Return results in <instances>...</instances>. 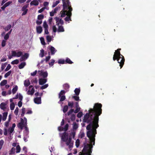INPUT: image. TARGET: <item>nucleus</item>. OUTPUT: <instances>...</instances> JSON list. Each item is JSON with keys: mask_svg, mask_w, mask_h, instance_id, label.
<instances>
[{"mask_svg": "<svg viewBox=\"0 0 155 155\" xmlns=\"http://www.w3.org/2000/svg\"><path fill=\"white\" fill-rule=\"evenodd\" d=\"M48 2H44L43 4L44 7H45L46 9L47 10H48L49 9V8L48 7Z\"/></svg>", "mask_w": 155, "mask_h": 155, "instance_id": "nucleus-29", "label": "nucleus"}, {"mask_svg": "<svg viewBox=\"0 0 155 155\" xmlns=\"http://www.w3.org/2000/svg\"><path fill=\"white\" fill-rule=\"evenodd\" d=\"M24 84L25 87H27L30 84V82L28 80H25L24 81Z\"/></svg>", "mask_w": 155, "mask_h": 155, "instance_id": "nucleus-26", "label": "nucleus"}, {"mask_svg": "<svg viewBox=\"0 0 155 155\" xmlns=\"http://www.w3.org/2000/svg\"><path fill=\"white\" fill-rule=\"evenodd\" d=\"M55 62V60L54 59H51V62L49 63V64L50 66H53Z\"/></svg>", "mask_w": 155, "mask_h": 155, "instance_id": "nucleus-56", "label": "nucleus"}, {"mask_svg": "<svg viewBox=\"0 0 155 155\" xmlns=\"http://www.w3.org/2000/svg\"><path fill=\"white\" fill-rule=\"evenodd\" d=\"M44 51L43 49H41L40 51V53L39 54V56L42 58L44 56Z\"/></svg>", "mask_w": 155, "mask_h": 155, "instance_id": "nucleus-42", "label": "nucleus"}, {"mask_svg": "<svg viewBox=\"0 0 155 155\" xmlns=\"http://www.w3.org/2000/svg\"><path fill=\"white\" fill-rule=\"evenodd\" d=\"M12 72V71L11 70L8 71L5 74L4 77L5 78H7L11 74Z\"/></svg>", "mask_w": 155, "mask_h": 155, "instance_id": "nucleus-36", "label": "nucleus"}, {"mask_svg": "<svg viewBox=\"0 0 155 155\" xmlns=\"http://www.w3.org/2000/svg\"><path fill=\"white\" fill-rule=\"evenodd\" d=\"M16 126V125L15 123L12 124V127H10L8 130L6 128H5L4 129V134L5 135H7L8 134L9 135L10 137V139L11 140L12 138L11 135L12 133L14 130V128Z\"/></svg>", "mask_w": 155, "mask_h": 155, "instance_id": "nucleus-5", "label": "nucleus"}, {"mask_svg": "<svg viewBox=\"0 0 155 155\" xmlns=\"http://www.w3.org/2000/svg\"><path fill=\"white\" fill-rule=\"evenodd\" d=\"M9 35L7 33L4 37V40L7 41L9 38Z\"/></svg>", "mask_w": 155, "mask_h": 155, "instance_id": "nucleus-57", "label": "nucleus"}, {"mask_svg": "<svg viewBox=\"0 0 155 155\" xmlns=\"http://www.w3.org/2000/svg\"><path fill=\"white\" fill-rule=\"evenodd\" d=\"M27 6L26 5L24 6L22 8V10L23 12L22 15H25L27 13L28 9H27Z\"/></svg>", "mask_w": 155, "mask_h": 155, "instance_id": "nucleus-20", "label": "nucleus"}, {"mask_svg": "<svg viewBox=\"0 0 155 155\" xmlns=\"http://www.w3.org/2000/svg\"><path fill=\"white\" fill-rule=\"evenodd\" d=\"M15 148L13 147L12 148L10 152V154H13L15 153Z\"/></svg>", "mask_w": 155, "mask_h": 155, "instance_id": "nucleus-49", "label": "nucleus"}, {"mask_svg": "<svg viewBox=\"0 0 155 155\" xmlns=\"http://www.w3.org/2000/svg\"><path fill=\"white\" fill-rule=\"evenodd\" d=\"M6 104L5 103H2L0 105V107L1 109L4 110L6 109Z\"/></svg>", "mask_w": 155, "mask_h": 155, "instance_id": "nucleus-25", "label": "nucleus"}, {"mask_svg": "<svg viewBox=\"0 0 155 155\" xmlns=\"http://www.w3.org/2000/svg\"><path fill=\"white\" fill-rule=\"evenodd\" d=\"M79 140L78 139H77L76 140L75 143L76 146L77 147H78L79 145Z\"/></svg>", "mask_w": 155, "mask_h": 155, "instance_id": "nucleus-62", "label": "nucleus"}, {"mask_svg": "<svg viewBox=\"0 0 155 155\" xmlns=\"http://www.w3.org/2000/svg\"><path fill=\"white\" fill-rule=\"evenodd\" d=\"M15 105L14 103H12L10 104V107L11 110H13L15 108Z\"/></svg>", "mask_w": 155, "mask_h": 155, "instance_id": "nucleus-37", "label": "nucleus"}, {"mask_svg": "<svg viewBox=\"0 0 155 155\" xmlns=\"http://www.w3.org/2000/svg\"><path fill=\"white\" fill-rule=\"evenodd\" d=\"M85 134L83 131H81L79 133L78 137L79 138H82L84 137Z\"/></svg>", "mask_w": 155, "mask_h": 155, "instance_id": "nucleus-31", "label": "nucleus"}, {"mask_svg": "<svg viewBox=\"0 0 155 155\" xmlns=\"http://www.w3.org/2000/svg\"><path fill=\"white\" fill-rule=\"evenodd\" d=\"M80 92V90L79 89L76 88L74 90V92L75 94L77 95H78L79 94Z\"/></svg>", "mask_w": 155, "mask_h": 155, "instance_id": "nucleus-39", "label": "nucleus"}, {"mask_svg": "<svg viewBox=\"0 0 155 155\" xmlns=\"http://www.w3.org/2000/svg\"><path fill=\"white\" fill-rule=\"evenodd\" d=\"M63 2V10L61 12V17H63L67 15L65 18V21H68L71 20L70 16L71 15V11L72 8L71 7L70 3L69 0H62Z\"/></svg>", "mask_w": 155, "mask_h": 155, "instance_id": "nucleus-2", "label": "nucleus"}, {"mask_svg": "<svg viewBox=\"0 0 155 155\" xmlns=\"http://www.w3.org/2000/svg\"><path fill=\"white\" fill-rule=\"evenodd\" d=\"M43 27L45 29V34H48L49 32L48 31V26L47 23L46 21H45L43 22Z\"/></svg>", "mask_w": 155, "mask_h": 155, "instance_id": "nucleus-11", "label": "nucleus"}, {"mask_svg": "<svg viewBox=\"0 0 155 155\" xmlns=\"http://www.w3.org/2000/svg\"><path fill=\"white\" fill-rule=\"evenodd\" d=\"M12 3V2L11 1L8 2L6 3L4 5L6 7H7L11 4Z\"/></svg>", "mask_w": 155, "mask_h": 155, "instance_id": "nucleus-54", "label": "nucleus"}, {"mask_svg": "<svg viewBox=\"0 0 155 155\" xmlns=\"http://www.w3.org/2000/svg\"><path fill=\"white\" fill-rule=\"evenodd\" d=\"M72 97L76 101H80L79 99V97L78 95L74 96Z\"/></svg>", "mask_w": 155, "mask_h": 155, "instance_id": "nucleus-47", "label": "nucleus"}, {"mask_svg": "<svg viewBox=\"0 0 155 155\" xmlns=\"http://www.w3.org/2000/svg\"><path fill=\"white\" fill-rule=\"evenodd\" d=\"M75 116L74 114H72L71 117V119L72 120H75Z\"/></svg>", "mask_w": 155, "mask_h": 155, "instance_id": "nucleus-64", "label": "nucleus"}, {"mask_svg": "<svg viewBox=\"0 0 155 155\" xmlns=\"http://www.w3.org/2000/svg\"><path fill=\"white\" fill-rule=\"evenodd\" d=\"M60 2L59 0H57L55 2H54L52 7V8H54L58 4H59Z\"/></svg>", "mask_w": 155, "mask_h": 155, "instance_id": "nucleus-30", "label": "nucleus"}, {"mask_svg": "<svg viewBox=\"0 0 155 155\" xmlns=\"http://www.w3.org/2000/svg\"><path fill=\"white\" fill-rule=\"evenodd\" d=\"M18 89V87L17 85H15L12 89V92L13 94H15Z\"/></svg>", "mask_w": 155, "mask_h": 155, "instance_id": "nucleus-27", "label": "nucleus"}, {"mask_svg": "<svg viewBox=\"0 0 155 155\" xmlns=\"http://www.w3.org/2000/svg\"><path fill=\"white\" fill-rule=\"evenodd\" d=\"M58 63L59 64H64L65 63V61L64 59H60L58 61Z\"/></svg>", "mask_w": 155, "mask_h": 155, "instance_id": "nucleus-40", "label": "nucleus"}, {"mask_svg": "<svg viewBox=\"0 0 155 155\" xmlns=\"http://www.w3.org/2000/svg\"><path fill=\"white\" fill-rule=\"evenodd\" d=\"M7 64V63H2L1 66V71H3L6 67Z\"/></svg>", "mask_w": 155, "mask_h": 155, "instance_id": "nucleus-32", "label": "nucleus"}, {"mask_svg": "<svg viewBox=\"0 0 155 155\" xmlns=\"http://www.w3.org/2000/svg\"><path fill=\"white\" fill-rule=\"evenodd\" d=\"M45 9V8L44 7H43L38 11V12L39 13H41L44 11Z\"/></svg>", "mask_w": 155, "mask_h": 155, "instance_id": "nucleus-61", "label": "nucleus"}, {"mask_svg": "<svg viewBox=\"0 0 155 155\" xmlns=\"http://www.w3.org/2000/svg\"><path fill=\"white\" fill-rule=\"evenodd\" d=\"M29 133L28 128L27 127H25L24 132V136H28Z\"/></svg>", "mask_w": 155, "mask_h": 155, "instance_id": "nucleus-23", "label": "nucleus"}, {"mask_svg": "<svg viewBox=\"0 0 155 155\" xmlns=\"http://www.w3.org/2000/svg\"><path fill=\"white\" fill-rule=\"evenodd\" d=\"M83 113L82 112H79L77 116L78 118H80L81 117Z\"/></svg>", "mask_w": 155, "mask_h": 155, "instance_id": "nucleus-63", "label": "nucleus"}, {"mask_svg": "<svg viewBox=\"0 0 155 155\" xmlns=\"http://www.w3.org/2000/svg\"><path fill=\"white\" fill-rule=\"evenodd\" d=\"M40 40L41 41V43L42 45H45V40L44 38L42 37H41L40 38Z\"/></svg>", "mask_w": 155, "mask_h": 155, "instance_id": "nucleus-44", "label": "nucleus"}, {"mask_svg": "<svg viewBox=\"0 0 155 155\" xmlns=\"http://www.w3.org/2000/svg\"><path fill=\"white\" fill-rule=\"evenodd\" d=\"M18 98L21 101H22V99L23 97L20 93H17L15 95V97H13V99H16Z\"/></svg>", "mask_w": 155, "mask_h": 155, "instance_id": "nucleus-19", "label": "nucleus"}, {"mask_svg": "<svg viewBox=\"0 0 155 155\" xmlns=\"http://www.w3.org/2000/svg\"><path fill=\"white\" fill-rule=\"evenodd\" d=\"M11 25H8L5 28V30L6 31H8L11 27Z\"/></svg>", "mask_w": 155, "mask_h": 155, "instance_id": "nucleus-48", "label": "nucleus"}, {"mask_svg": "<svg viewBox=\"0 0 155 155\" xmlns=\"http://www.w3.org/2000/svg\"><path fill=\"white\" fill-rule=\"evenodd\" d=\"M27 124V119L25 117H24V119H21V122L19 123L18 125V127L21 129H22L23 127L25 128Z\"/></svg>", "mask_w": 155, "mask_h": 155, "instance_id": "nucleus-6", "label": "nucleus"}, {"mask_svg": "<svg viewBox=\"0 0 155 155\" xmlns=\"http://www.w3.org/2000/svg\"><path fill=\"white\" fill-rule=\"evenodd\" d=\"M26 63L25 62H22L19 65L18 68L20 69H22L24 67Z\"/></svg>", "mask_w": 155, "mask_h": 155, "instance_id": "nucleus-28", "label": "nucleus"}, {"mask_svg": "<svg viewBox=\"0 0 155 155\" xmlns=\"http://www.w3.org/2000/svg\"><path fill=\"white\" fill-rule=\"evenodd\" d=\"M101 107L102 105H94L93 108H90L89 113L84 116V122L89 123L86 127L87 135L89 141L85 145L81 155H91L93 145L95 144L96 129L98 127V117L101 114Z\"/></svg>", "mask_w": 155, "mask_h": 155, "instance_id": "nucleus-1", "label": "nucleus"}, {"mask_svg": "<svg viewBox=\"0 0 155 155\" xmlns=\"http://www.w3.org/2000/svg\"><path fill=\"white\" fill-rule=\"evenodd\" d=\"M48 84H46L45 85H44L42 86L41 87L40 89H45L47 87H48Z\"/></svg>", "mask_w": 155, "mask_h": 155, "instance_id": "nucleus-58", "label": "nucleus"}, {"mask_svg": "<svg viewBox=\"0 0 155 155\" xmlns=\"http://www.w3.org/2000/svg\"><path fill=\"white\" fill-rule=\"evenodd\" d=\"M56 24L57 25H62L63 24V21L60 18L58 17L55 18Z\"/></svg>", "mask_w": 155, "mask_h": 155, "instance_id": "nucleus-12", "label": "nucleus"}, {"mask_svg": "<svg viewBox=\"0 0 155 155\" xmlns=\"http://www.w3.org/2000/svg\"><path fill=\"white\" fill-rule=\"evenodd\" d=\"M69 63L70 64H72L73 63L68 58H67L65 60V63Z\"/></svg>", "mask_w": 155, "mask_h": 155, "instance_id": "nucleus-41", "label": "nucleus"}, {"mask_svg": "<svg viewBox=\"0 0 155 155\" xmlns=\"http://www.w3.org/2000/svg\"><path fill=\"white\" fill-rule=\"evenodd\" d=\"M75 104L76 109L74 111L73 109H71L68 112V116H69L70 114L72 113L73 112H74V113H78L80 110V107H79L78 103L76 102H75Z\"/></svg>", "mask_w": 155, "mask_h": 155, "instance_id": "nucleus-8", "label": "nucleus"}, {"mask_svg": "<svg viewBox=\"0 0 155 155\" xmlns=\"http://www.w3.org/2000/svg\"><path fill=\"white\" fill-rule=\"evenodd\" d=\"M120 49H118L115 51L113 56V60L114 61L117 60L118 62L120 64V66L121 68L124 64L125 59L123 56L120 54L119 51Z\"/></svg>", "mask_w": 155, "mask_h": 155, "instance_id": "nucleus-3", "label": "nucleus"}, {"mask_svg": "<svg viewBox=\"0 0 155 155\" xmlns=\"http://www.w3.org/2000/svg\"><path fill=\"white\" fill-rule=\"evenodd\" d=\"M78 127V124L76 123L73 124V127L74 129H76Z\"/></svg>", "mask_w": 155, "mask_h": 155, "instance_id": "nucleus-55", "label": "nucleus"}, {"mask_svg": "<svg viewBox=\"0 0 155 155\" xmlns=\"http://www.w3.org/2000/svg\"><path fill=\"white\" fill-rule=\"evenodd\" d=\"M68 106L71 108H72L73 107L74 103L73 102H69L68 104Z\"/></svg>", "mask_w": 155, "mask_h": 155, "instance_id": "nucleus-53", "label": "nucleus"}, {"mask_svg": "<svg viewBox=\"0 0 155 155\" xmlns=\"http://www.w3.org/2000/svg\"><path fill=\"white\" fill-rule=\"evenodd\" d=\"M16 153H18L20 152L21 148L19 145H17L16 147Z\"/></svg>", "mask_w": 155, "mask_h": 155, "instance_id": "nucleus-43", "label": "nucleus"}, {"mask_svg": "<svg viewBox=\"0 0 155 155\" xmlns=\"http://www.w3.org/2000/svg\"><path fill=\"white\" fill-rule=\"evenodd\" d=\"M34 101L35 104H40L41 103V97H37L35 98Z\"/></svg>", "mask_w": 155, "mask_h": 155, "instance_id": "nucleus-17", "label": "nucleus"}, {"mask_svg": "<svg viewBox=\"0 0 155 155\" xmlns=\"http://www.w3.org/2000/svg\"><path fill=\"white\" fill-rule=\"evenodd\" d=\"M38 74L39 75L43 76L44 78L47 77L48 76V73L47 72H43L40 71H38Z\"/></svg>", "mask_w": 155, "mask_h": 155, "instance_id": "nucleus-14", "label": "nucleus"}, {"mask_svg": "<svg viewBox=\"0 0 155 155\" xmlns=\"http://www.w3.org/2000/svg\"><path fill=\"white\" fill-rule=\"evenodd\" d=\"M58 26V30L55 25H54L52 26V29L54 32L55 33L57 31L58 32H63L64 31V29L63 26L60 25Z\"/></svg>", "mask_w": 155, "mask_h": 155, "instance_id": "nucleus-7", "label": "nucleus"}, {"mask_svg": "<svg viewBox=\"0 0 155 155\" xmlns=\"http://www.w3.org/2000/svg\"><path fill=\"white\" fill-rule=\"evenodd\" d=\"M61 141L65 142L66 145L68 146L69 149L73 147V142L71 141V137H68V134L64 132L61 137Z\"/></svg>", "mask_w": 155, "mask_h": 155, "instance_id": "nucleus-4", "label": "nucleus"}, {"mask_svg": "<svg viewBox=\"0 0 155 155\" xmlns=\"http://www.w3.org/2000/svg\"><path fill=\"white\" fill-rule=\"evenodd\" d=\"M19 111V109L18 107H16L15 111H14V113L15 114L17 115Z\"/></svg>", "mask_w": 155, "mask_h": 155, "instance_id": "nucleus-59", "label": "nucleus"}, {"mask_svg": "<svg viewBox=\"0 0 155 155\" xmlns=\"http://www.w3.org/2000/svg\"><path fill=\"white\" fill-rule=\"evenodd\" d=\"M47 81V80L45 78H41L39 79V84L40 85H43L45 84Z\"/></svg>", "mask_w": 155, "mask_h": 155, "instance_id": "nucleus-18", "label": "nucleus"}, {"mask_svg": "<svg viewBox=\"0 0 155 155\" xmlns=\"http://www.w3.org/2000/svg\"><path fill=\"white\" fill-rule=\"evenodd\" d=\"M29 56V54L28 53H25L24 55H22L20 59V61H21L27 59Z\"/></svg>", "mask_w": 155, "mask_h": 155, "instance_id": "nucleus-15", "label": "nucleus"}, {"mask_svg": "<svg viewBox=\"0 0 155 155\" xmlns=\"http://www.w3.org/2000/svg\"><path fill=\"white\" fill-rule=\"evenodd\" d=\"M11 54L12 56L17 57H19L22 55V52L21 51H11Z\"/></svg>", "mask_w": 155, "mask_h": 155, "instance_id": "nucleus-10", "label": "nucleus"}, {"mask_svg": "<svg viewBox=\"0 0 155 155\" xmlns=\"http://www.w3.org/2000/svg\"><path fill=\"white\" fill-rule=\"evenodd\" d=\"M7 83V81L6 80H3L0 83V85L3 86L5 85Z\"/></svg>", "mask_w": 155, "mask_h": 155, "instance_id": "nucleus-34", "label": "nucleus"}, {"mask_svg": "<svg viewBox=\"0 0 155 155\" xmlns=\"http://www.w3.org/2000/svg\"><path fill=\"white\" fill-rule=\"evenodd\" d=\"M52 38V37L50 36L47 35L46 36V39L47 41L50 42L51 41Z\"/></svg>", "mask_w": 155, "mask_h": 155, "instance_id": "nucleus-35", "label": "nucleus"}, {"mask_svg": "<svg viewBox=\"0 0 155 155\" xmlns=\"http://www.w3.org/2000/svg\"><path fill=\"white\" fill-rule=\"evenodd\" d=\"M68 106L67 105L65 106H64V108H63V112L64 113L66 112L68 110Z\"/></svg>", "mask_w": 155, "mask_h": 155, "instance_id": "nucleus-60", "label": "nucleus"}, {"mask_svg": "<svg viewBox=\"0 0 155 155\" xmlns=\"http://www.w3.org/2000/svg\"><path fill=\"white\" fill-rule=\"evenodd\" d=\"M38 4L39 2L37 0H33L31 1L30 3V5H33L35 6H37L38 5Z\"/></svg>", "mask_w": 155, "mask_h": 155, "instance_id": "nucleus-22", "label": "nucleus"}, {"mask_svg": "<svg viewBox=\"0 0 155 155\" xmlns=\"http://www.w3.org/2000/svg\"><path fill=\"white\" fill-rule=\"evenodd\" d=\"M11 68V65L10 64H8L7 67H6V68L5 69V71H6L9 70Z\"/></svg>", "mask_w": 155, "mask_h": 155, "instance_id": "nucleus-51", "label": "nucleus"}, {"mask_svg": "<svg viewBox=\"0 0 155 155\" xmlns=\"http://www.w3.org/2000/svg\"><path fill=\"white\" fill-rule=\"evenodd\" d=\"M68 126V125L67 124L64 127V128H63V127H58V129L59 131L64 130V131H66L67 130Z\"/></svg>", "mask_w": 155, "mask_h": 155, "instance_id": "nucleus-21", "label": "nucleus"}, {"mask_svg": "<svg viewBox=\"0 0 155 155\" xmlns=\"http://www.w3.org/2000/svg\"><path fill=\"white\" fill-rule=\"evenodd\" d=\"M19 62V60L18 59H16L12 61L11 63L12 64H17Z\"/></svg>", "mask_w": 155, "mask_h": 155, "instance_id": "nucleus-38", "label": "nucleus"}, {"mask_svg": "<svg viewBox=\"0 0 155 155\" xmlns=\"http://www.w3.org/2000/svg\"><path fill=\"white\" fill-rule=\"evenodd\" d=\"M36 30L38 34H40L41 33L42 29L41 26H38L36 27Z\"/></svg>", "mask_w": 155, "mask_h": 155, "instance_id": "nucleus-24", "label": "nucleus"}, {"mask_svg": "<svg viewBox=\"0 0 155 155\" xmlns=\"http://www.w3.org/2000/svg\"><path fill=\"white\" fill-rule=\"evenodd\" d=\"M49 48L51 52V54L52 55H54L56 52L57 50L53 46H50Z\"/></svg>", "mask_w": 155, "mask_h": 155, "instance_id": "nucleus-16", "label": "nucleus"}, {"mask_svg": "<svg viewBox=\"0 0 155 155\" xmlns=\"http://www.w3.org/2000/svg\"><path fill=\"white\" fill-rule=\"evenodd\" d=\"M65 92L64 90H62L59 94V98L60 99L59 103H60V102L62 101L65 100V97L64 96Z\"/></svg>", "mask_w": 155, "mask_h": 155, "instance_id": "nucleus-9", "label": "nucleus"}, {"mask_svg": "<svg viewBox=\"0 0 155 155\" xmlns=\"http://www.w3.org/2000/svg\"><path fill=\"white\" fill-rule=\"evenodd\" d=\"M22 111V113L21 114V115L22 116H24V115L25 114L26 112V110H25V109L24 108H23L21 110Z\"/></svg>", "mask_w": 155, "mask_h": 155, "instance_id": "nucleus-50", "label": "nucleus"}, {"mask_svg": "<svg viewBox=\"0 0 155 155\" xmlns=\"http://www.w3.org/2000/svg\"><path fill=\"white\" fill-rule=\"evenodd\" d=\"M4 141L3 140H0V150L2 147V146L4 144Z\"/></svg>", "mask_w": 155, "mask_h": 155, "instance_id": "nucleus-52", "label": "nucleus"}, {"mask_svg": "<svg viewBox=\"0 0 155 155\" xmlns=\"http://www.w3.org/2000/svg\"><path fill=\"white\" fill-rule=\"evenodd\" d=\"M43 18L44 15H39L38 16V20H42Z\"/></svg>", "mask_w": 155, "mask_h": 155, "instance_id": "nucleus-46", "label": "nucleus"}, {"mask_svg": "<svg viewBox=\"0 0 155 155\" xmlns=\"http://www.w3.org/2000/svg\"><path fill=\"white\" fill-rule=\"evenodd\" d=\"M35 90L33 87L32 85L29 86V90L27 92V94L28 95H32L34 93Z\"/></svg>", "mask_w": 155, "mask_h": 155, "instance_id": "nucleus-13", "label": "nucleus"}, {"mask_svg": "<svg viewBox=\"0 0 155 155\" xmlns=\"http://www.w3.org/2000/svg\"><path fill=\"white\" fill-rule=\"evenodd\" d=\"M6 43V41L3 40L2 41L1 45L2 47H4L5 46Z\"/></svg>", "mask_w": 155, "mask_h": 155, "instance_id": "nucleus-45", "label": "nucleus"}, {"mask_svg": "<svg viewBox=\"0 0 155 155\" xmlns=\"http://www.w3.org/2000/svg\"><path fill=\"white\" fill-rule=\"evenodd\" d=\"M3 117H2V120L4 121H5L6 120L7 117V112H4L3 114Z\"/></svg>", "mask_w": 155, "mask_h": 155, "instance_id": "nucleus-33", "label": "nucleus"}]
</instances>
